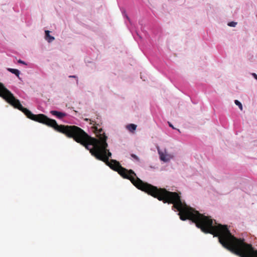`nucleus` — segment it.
<instances>
[{"label": "nucleus", "instance_id": "1", "mask_svg": "<svg viewBox=\"0 0 257 257\" xmlns=\"http://www.w3.org/2000/svg\"><path fill=\"white\" fill-rule=\"evenodd\" d=\"M17 109L22 111L28 118L47 126L53 128L55 131L63 134L68 138H73L78 143H80L89 150L91 155L97 159L103 161L112 170L116 171L122 177V167L119 162L109 158L111 157V153L107 149L106 143L107 137L103 132L102 128H98L93 124L95 131L98 132L99 139L92 138L81 128L75 125H59L55 119L49 118L44 114H34L26 108L23 106L19 100L17 99Z\"/></svg>", "mask_w": 257, "mask_h": 257}, {"label": "nucleus", "instance_id": "2", "mask_svg": "<svg viewBox=\"0 0 257 257\" xmlns=\"http://www.w3.org/2000/svg\"><path fill=\"white\" fill-rule=\"evenodd\" d=\"M0 96L5 99L7 102L16 108V98L14 95L7 89L3 83L0 82Z\"/></svg>", "mask_w": 257, "mask_h": 257}, {"label": "nucleus", "instance_id": "3", "mask_svg": "<svg viewBox=\"0 0 257 257\" xmlns=\"http://www.w3.org/2000/svg\"><path fill=\"white\" fill-rule=\"evenodd\" d=\"M159 154L160 155V159L164 162H168L172 158V156L171 155L164 154L160 151H159Z\"/></svg>", "mask_w": 257, "mask_h": 257}, {"label": "nucleus", "instance_id": "4", "mask_svg": "<svg viewBox=\"0 0 257 257\" xmlns=\"http://www.w3.org/2000/svg\"><path fill=\"white\" fill-rule=\"evenodd\" d=\"M50 112L53 115L56 116L57 118L60 119L66 116V114L65 113L56 110H51Z\"/></svg>", "mask_w": 257, "mask_h": 257}, {"label": "nucleus", "instance_id": "5", "mask_svg": "<svg viewBox=\"0 0 257 257\" xmlns=\"http://www.w3.org/2000/svg\"><path fill=\"white\" fill-rule=\"evenodd\" d=\"M45 39L49 43L52 42L54 39V37L50 35V32L48 30L45 31Z\"/></svg>", "mask_w": 257, "mask_h": 257}, {"label": "nucleus", "instance_id": "6", "mask_svg": "<svg viewBox=\"0 0 257 257\" xmlns=\"http://www.w3.org/2000/svg\"><path fill=\"white\" fill-rule=\"evenodd\" d=\"M126 128L130 132H133L136 130L137 125L132 123L127 125Z\"/></svg>", "mask_w": 257, "mask_h": 257}, {"label": "nucleus", "instance_id": "7", "mask_svg": "<svg viewBox=\"0 0 257 257\" xmlns=\"http://www.w3.org/2000/svg\"><path fill=\"white\" fill-rule=\"evenodd\" d=\"M235 104L237 106H238L240 110H242V106L241 103L237 100H235L234 101Z\"/></svg>", "mask_w": 257, "mask_h": 257}, {"label": "nucleus", "instance_id": "8", "mask_svg": "<svg viewBox=\"0 0 257 257\" xmlns=\"http://www.w3.org/2000/svg\"><path fill=\"white\" fill-rule=\"evenodd\" d=\"M237 24V23L234 22H231L228 24V25L230 27H235L236 25Z\"/></svg>", "mask_w": 257, "mask_h": 257}, {"label": "nucleus", "instance_id": "9", "mask_svg": "<svg viewBox=\"0 0 257 257\" xmlns=\"http://www.w3.org/2000/svg\"><path fill=\"white\" fill-rule=\"evenodd\" d=\"M8 71L16 75V69L8 68Z\"/></svg>", "mask_w": 257, "mask_h": 257}, {"label": "nucleus", "instance_id": "10", "mask_svg": "<svg viewBox=\"0 0 257 257\" xmlns=\"http://www.w3.org/2000/svg\"><path fill=\"white\" fill-rule=\"evenodd\" d=\"M131 156L134 158L135 159H136L137 161H139V158L135 154H132L131 155Z\"/></svg>", "mask_w": 257, "mask_h": 257}, {"label": "nucleus", "instance_id": "11", "mask_svg": "<svg viewBox=\"0 0 257 257\" xmlns=\"http://www.w3.org/2000/svg\"><path fill=\"white\" fill-rule=\"evenodd\" d=\"M18 62L19 63H21V64H24L25 65H27V64L24 61H22L21 60H18Z\"/></svg>", "mask_w": 257, "mask_h": 257}, {"label": "nucleus", "instance_id": "12", "mask_svg": "<svg viewBox=\"0 0 257 257\" xmlns=\"http://www.w3.org/2000/svg\"><path fill=\"white\" fill-rule=\"evenodd\" d=\"M251 75H252V76H253V77H254L256 80H257V75H256L255 73H252V74H251Z\"/></svg>", "mask_w": 257, "mask_h": 257}, {"label": "nucleus", "instance_id": "13", "mask_svg": "<svg viewBox=\"0 0 257 257\" xmlns=\"http://www.w3.org/2000/svg\"><path fill=\"white\" fill-rule=\"evenodd\" d=\"M169 125L172 128L175 129V127L173 126V125L170 122H168Z\"/></svg>", "mask_w": 257, "mask_h": 257}, {"label": "nucleus", "instance_id": "14", "mask_svg": "<svg viewBox=\"0 0 257 257\" xmlns=\"http://www.w3.org/2000/svg\"><path fill=\"white\" fill-rule=\"evenodd\" d=\"M20 74V71L17 69V77H18L19 79H20V78L19 77Z\"/></svg>", "mask_w": 257, "mask_h": 257}, {"label": "nucleus", "instance_id": "15", "mask_svg": "<svg viewBox=\"0 0 257 257\" xmlns=\"http://www.w3.org/2000/svg\"><path fill=\"white\" fill-rule=\"evenodd\" d=\"M69 77H70V78H75L76 76H74V75H70V76H69Z\"/></svg>", "mask_w": 257, "mask_h": 257}, {"label": "nucleus", "instance_id": "16", "mask_svg": "<svg viewBox=\"0 0 257 257\" xmlns=\"http://www.w3.org/2000/svg\"><path fill=\"white\" fill-rule=\"evenodd\" d=\"M85 120L87 121L88 120V118H86Z\"/></svg>", "mask_w": 257, "mask_h": 257}]
</instances>
